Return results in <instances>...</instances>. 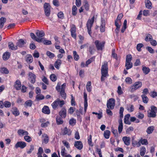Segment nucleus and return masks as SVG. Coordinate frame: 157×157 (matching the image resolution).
<instances>
[{
	"label": "nucleus",
	"mask_w": 157,
	"mask_h": 157,
	"mask_svg": "<svg viewBox=\"0 0 157 157\" xmlns=\"http://www.w3.org/2000/svg\"><path fill=\"white\" fill-rule=\"evenodd\" d=\"M108 70L107 63L105 61L104 63V64L102 66L101 68V82L104 81L107 76H108Z\"/></svg>",
	"instance_id": "f257e3e1"
},
{
	"label": "nucleus",
	"mask_w": 157,
	"mask_h": 157,
	"mask_svg": "<svg viewBox=\"0 0 157 157\" xmlns=\"http://www.w3.org/2000/svg\"><path fill=\"white\" fill-rule=\"evenodd\" d=\"M94 16L91 19H89L86 25L88 34L90 36H91L92 33L91 32V28L93 26L94 21Z\"/></svg>",
	"instance_id": "f03ea898"
},
{
	"label": "nucleus",
	"mask_w": 157,
	"mask_h": 157,
	"mask_svg": "<svg viewBox=\"0 0 157 157\" xmlns=\"http://www.w3.org/2000/svg\"><path fill=\"white\" fill-rule=\"evenodd\" d=\"M151 112L148 113V117H155L156 115L157 108L154 105L151 107Z\"/></svg>",
	"instance_id": "7ed1b4c3"
},
{
	"label": "nucleus",
	"mask_w": 157,
	"mask_h": 157,
	"mask_svg": "<svg viewBox=\"0 0 157 157\" xmlns=\"http://www.w3.org/2000/svg\"><path fill=\"white\" fill-rule=\"evenodd\" d=\"M94 44L98 50H102L104 48L105 42L103 41L102 42H100L99 41L96 40L94 42Z\"/></svg>",
	"instance_id": "20e7f679"
},
{
	"label": "nucleus",
	"mask_w": 157,
	"mask_h": 157,
	"mask_svg": "<svg viewBox=\"0 0 157 157\" xmlns=\"http://www.w3.org/2000/svg\"><path fill=\"white\" fill-rule=\"evenodd\" d=\"M142 86V82L140 81L136 82L131 87V91L133 92L138 88H140Z\"/></svg>",
	"instance_id": "39448f33"
},
{
	"label": "nucleus",
	"mask_w": 157,
	"mask_h": 157,
	"mask_svg": "<svg viewBox=\"0 0 157 157\" xmlns=\"http://www.w3.org/2000/svg\"><path fill=\"white\" fill-rule=\"evenodd\" d=\"M45 15L47 17L50 16V6L49 3H45L44 5Z\"/></svg>",
	"instance_id": "423d86ee"
},
{
	"label": "nucleus",
	"mask_w": 157,
	"mask_h": 157,
	"mask_svg": "<svg viewBox=\"0 0 157 157\" xmlns=\"http://www.w3.org/2000/svg\"><path fill=\"white\" fill-rule=\"evenodd\" d=\"M115 105V100L114 98H111L107 101V106L108 109H113Z\"/></svg>",
	"instance_id": "0eeeda50"
},
{
	"label": "nucleus",
	"mask_w": 157,
	"mask_h": 157,
	"mask_svg": "<svg viewBox=\"0 0 157 157\" xmlns=\"http://www.w3.org/2000/svg\"><path fill=\"white\" fill-rule=\"evenodd\" d=\"M66 86V84L65 83L63 84L61 86V90L60 91V94L61 95L64 99H65L66 98V94L65 92V89Z\"/></svg>",
	"instance_id": "6e6552de"
},
{
	"label": "nucleus",
	"mask_w": 157,
	"mask_h": 157,
	"mask_svg": "<svg viewBox=\"0 0 157 157\" xmlns=\"http://www.w3.org/2000/svg\"><path fill=\"white\" fill-rule=\"evenodd\" d=\"M28 75L29 77V80L32 83H34L36 81V75L32 72H29Z\"/></svg>",
	"instance_id": "1a4fd4ad"
},
{
	"label": "nucleus",
	"mask_w": 157,
	"mask_h": 157,
	"mask_svg": "<svg viewBox=\"0 0 157 157\" xmlns=\"http://www.w3.org/2000/svg\"><path fill=\"white\" fill-rule=\"evenodd\" d=\"M26 143L22 141L18 142L15 145V147L17 148L18 147H20L21 149L24 148L26 146Z\"/></svg>",
	"instance_id": "9d476101"
},
{
	"label": "nucleus",
	"mask_w": 157,
	"mask_h": 157,
	"mask_svg": "<svg viewBox=\"0 0 157 157\" xmlns=\"http://www.w3.org/2000/svg\"><path fill=\"white\" fill-rule=\"evenodd\" d=\"M124 111V108L122 107H121L119 111L120 119L119 120V124H123L122 118L123 117V113Z\"/></svg>",
	"instance_id": "9b49d317"
},
{
	"label": "nucleus",
	"mask_w": 157,
	"mask_h": 157,
	"mask_svg": "<svg viewBox=\"0 0 157 157\" xmlns=\"http://www.w3.org/2000/svg\"><path fill=\"white\" fill-rule=\"evenodd\" d=\"M74 146L79 150H81L83 147L81 141H75L74 144Z\"/></svg>",
	"instance_id": "f8f14e48"
},
{
	"label": "nucleus",
	"mask_w": 157,
	"mask_h": 157,
	"mask_svg": "<svg viewBox=\"0 0 157 157\" xmlns=\"http://www.w3.org/2000/svg\"><path fill=\"white\" fill-rule=\"evenodd\" d=\"M71 36L75 39L76 36V27L75 25H72L71 29Z\"/></svg>",
	"instance_id": "ddd939ff"
},
{
	"label": "nucleus",
	"mask_w": 157,
	"mask_h": 157,
	"mask_svg": "<svg viewBox=\"0 0 157 157\" xmlns=\"http://www.w3.org/2000/svg\"><path fill=\"white\" fill-rule=\"evenodd\" d=\"M60 117L62 118H65L67 115V111L66 109L63 108L59 113Z\"/></svg>",
	"instance_id": "4468645a"
},
{
	"label": "nucleus",
	"mask_w": 157,
	"mask_h": 157,
	"mask_svg": "<svg viewBox=\"0 0 157 157\" xmlns=\"http://www.w3.org/2000/svg\"><path fill=\"white\" fill-rule=\"evenodd\" d=\"M26 44L25 42L22 39H20L18 40V42L17 43L16 45L17 47H18L20 48L23 47L24 45Z\"/></svg>",
	"instance_id": "2eb2a0df"
},
{
	"label": "nucleus",
	"mask_w": 157,
	"mask_h": 157,
	"mask_svg": "<svg viewBox=\"0 0 157 157\" xmlns=\"http://www.w3.org/2000/svg\"><path fill=\"white\" fill-rule=\"evenodd\" d=\"M21 81L18 79L17 80L15 83L14 87L17 90H19L21 89Z\"/></svg>",
	"instance_id": "dca6fc26"
},
{
	"label": "nucleus",
	"mask_w": 157,
	"mask_h": 157,
	"mask_svg": "<svg viewBox=\"0 0 157 157\" xmlns=\"http://www.w3.org/2000/svg\"><path fill=\"white\" fill-rule=\"evenodd\" d=\"M30 36L31 37V38L34 40H35L38 42H41L42 41L41 39H40L37 37L33 33H30Z\"/></svg>",
	"instance_id": "f3484780"
},
{
	"label": "nucleus",
	"mask_w": 157,
	"mask_h": 157,
	"mask_svg": "<svg viewBox=\"0 0 157 157\" xmlns=\"http://www.w3.org/2000/svg\"><path fill=\"white\" fill-rule=\"evenodd\" d=\"M122 140L124 144L127 146H128L130 144V138L129 137L124 136L122 138Z\"/></svg>",
	"instance_id": "a211bd4d"
},
{
	"label": "nucleus",
	"mask_w": 157,
	"mask_h": 157,
	"mask_svg": "<svg viewBox=\"0 0 157 157\" xmlns=\"http://www.w3.org/2000/svg\"><path fill=\"white\" fill-rule=\"evenodd\" d=\"M84 111L85 112H86L87 107L88 106L87 102V95L84 92Z\"/></svg>",
	"instance_id": "6ab92c4d"
},
{
	"label": "nucleus",
	"mask_w": 157,
	"mask_h": 157,
	"mask_svg": "<svg viewBox=\"0 0 157 157\" xmlns=\"http://www.w3.org/2000/svg\"><path fill=\"white\" fill-rule=\"evenodd\" d=\"M36 34L37 36L40 38L43 37L44 36L45 33L44 32L42 31H40L39 30H37L36 33Z\"/></svg>",
	"instance_id": "aec40b11"
},
{
	"label": "nucleus",
	"mask_w": 157,
	"mask_h": 157,
	"mask_svg": "<svg viewBox=\"0 0 157 157\" xmlns=\"http://www.w3.org/2000/svg\"><path fill=\"white\" fill-rule=\"evenodd\" d=\"M130 116V115L129 114H127L125 116L124 121L125 124H131V122L128 120Z\"/></svg>",
	"instance_id": "412c9836"
},
{
	"label": "nucleus",
	"mask_w": 157,
	"mask_h": 157,
	"mask_svg": "<svg viewBox=\"0 0 157 157\" xmlns=\"http://www.w3.org/2000/svg\"><path fill=\"white\" fill-rule=\"evenodd\" d=\"M71 133V131L70 129H68L67 127H65L63 130V135H67L68 136L70 135Z\"/></svg>",
	"instance_id": "4be33fe9"
},
{
	"label": "nucleus",
	"mask_w": 157,
	"mask_h": 157,
	"mask_svg": "<svg viewBox=\"0 0 157 157\" xmlns=\"http://www.w3.org/2000/svg\"><path fill=\"white\" fill-rule=\"evenodd\" d=\"M17 133L19 136H23L24 135H27L29 134L28 132L23 129H19L17 131Z\"/></svg>",
	"instance_id": "5701e85b"
},
{
	"label": "nucleus",
	"mask_w": 157,
	"mask_h": 157,
	"mask_svg": "<svg viewBox=\"0 0 157 157\" xmlns=\"http://www.w3.org/2000/svg\"><path fill=\"white\" fill-rule=\"evenodd\" d=\"M42 112L46 114H49L50 113V110L48 106H44L42 109Z\"/></svg>",
	"instance_id": "b1692460"
},
{
	"label": "nucleus",
	"mask_w": 157,
	"mask_h": 157,
	"mask_svg": "<svg viewBox=\"0 0 157 157\" xmlns=\"http://www.w3.org/2000/svg\"><path fill=\"white\" fill-rule=\"evenodd\" d=\"M42 136L44 138L42 141V143H44L45 144L48 143L49 141L48 137V135L46 134H44Z\"/></svg>",
	"instance_id": "393cba45"
},
{
	"label": "nucleus",
	"mask_w": 157,
	"mask_h": 157,
	"mask_svg": "<svg viewBox=\"0 0 157 157\" xmlns=\"http://www.w3.org/2000/svg\"><path fill=\"white\" fill-rule=\"evenodd\" d=\"M26 61L29 63H30L33 61V58L32 56L31 55H28L26 56Z\"/></svg>",
	"instance_id": "a878e982"
},
{
	"label": "nucleus",
	"mask_w": 157,
	"mask_h": 157,
	"mask_svg": "<svg viewBox=\"0 0 157 157\" xmlns=\"http://www.w3.org/2000/svg\"><path fill=\"white\" fill-rule=\"evenodd\" d=\"M61 60L59 59H58L55 62L54 66L57 69H59V67L61 65Z\"/></svg>",
	"instance_id": "bb28decb"
},
{
	"label": "nucleus",
	"mask_w": 157,
	"mask_h": 157,
	"mask_svg": "<svg viewBox=\"0 0 157 157\" xmlns=\"http://www.w3.org/2000/svg\"><path fill=\"white\" fill-rule=\"evenodd\" d=\"M142 70L144 73L145 75L148 74L150 71V69L149 67L144 66H142Z\"/></svg>",
	"instance_id": "cd10ccee"
},
{
	"label": "nucleus",
	"mask_w": 157,
	"mask_h": 157,
	"mask_svg": "<svg viewBox=\"0 0 157 157\" xmlns=\"http://www.w3.org/2000/svg\"><path fill=\"white\" fill-rule=\"evenodd\" d=\"M13 113L15 116L19 115L20 113L17 108L15 107H13L12 109Z\"/></svg>",
	"instance_id": "c85d7f7f"
},
{
	"label": "nucleus",
	"mask_w": 157,
	"mask_h": 157,
	"mask_svg": "<svg viewBox=\"0 0 157 157\" xmlns=\"http://www.w3.org/2000/svg\"><path fill=\"white\" fill-rule=\"evenodd\" d=\"M6 19L4 17H2L0 19V28H2L3 27L5 23L6 22Z\"/></svg>",
	"instance_id": "c756f323"
},
{
	"label": "nucleus",
	"mask_w": 157,
	"mask_h": 157,
	"mask_svg": "<svg viewBox=\"0 0 157 157\" xmlns=\"http://www.w3.org/2000/svg\"><path fill=\"white\" fill-rule=\"evenodd\" d=\"M8 44L9 48L13 50H15L17 49V45L15 46H14V44L12 42H9Z\"/></svg>",
	"instance_id": "7c9ffc66"
},
{
	"label": "nucleus",
	"mask_w": 157,
	"mask_h": 157,
	"mask_svg": "<svg viewBox=\"0 0 157 157\" xmlns=\"http://www.w3.org/2000/svg\"><path fill=\"white\" fill-rule=\"evenodd\" d=\"M105 22L104 21H101V23L100 27V30L101 32H103L105 31Z\"/></svg>",
	"instance_id": "2f4dec72"
},
{
	"label": "nucleus",
	"mask_w": 157,
	"mask_h": 157,
	"mask_svg": "<svg viewBox=\"0 0 157 157\" xmlns=\"http://www.w3.org/2000/svg\"><path fill=\"white\" fill-rule=\"evenodd\" d=\"M132 63L130 62H126L125 67L126 69L128 70L131 68L132 67Z\"/></svg>",
	"instance_id": "473e14b6"
},
{
	"label": "nucleus",
	"mask_w": 157,
	"mask_h": 157,
	"mask_svg": "<svg viewBox=\"0 0 157 157\" xmlns=\"http://www.w3.org/2000/svg\"><path fill=\"white\" fill-rule=\"evenodd\" d=\"M10 54L9 52H5L3 56V59L5 60H7L10 57Z\"/></svg>",
	"instance_id": "72a5a7b5"
},
{
	"label": "nucleus",
	"mask_w": 157,
	"mask_h": 157,
	"mask_svg": "<svg viewBox=\"0 0 157 157\" xmlns=\"http://www.w3.org/2000/svg\"><path fill=\"white\" fill-rule=\"evenodd\" d=\"M56 121L57 124L59 125L62 124L63 122V121L62 119V117L60 116H57L56 118Z\"/></svg>",
	"instance_id": "f704fd0d"
},
{
	"label": "nucleus",
	"mask_w": 157,
	"mask_h": 157,
	"mask_svg": "<svg viewBox=\"0 0 157 157\" xmlns=\"http://www.w3.org/2000/svg\"><path fill=\"white\" fill-rule=\"evenodd\" d=\"M110 134V132L108 130H106L104 133V137L107 139H109Z\"/></svg>",
	"instance_id": "c9c22d12"
},
{
	"label": "nucleus",
	"mask_w": 157,
	"mask_h": 157,
	"mask_svg": "<svg viewBox=\"0 0 157 157\" xmlns=\"http://www.w3.org/2000/svg\"><path fill=\"white\" fill-rule=\"evenodd\" d=\"M0 72L2 74H8L9 73V71L8 69L5 67H2L0 69Z\"/></svg>",
	"instance_id": "e433bc0d"
},
{
	"label": "nucleus",
	"mask_w": 157,
	"mask_h": 157,
	"mask_svg": "<svg viewBox=\"0 0 157 157\" xmlns=\"http://www.w3.org/2000/svg\"><path fill=\"white\" fill-rule=\"evenodd\" d=\"M154 130V127L153 126L149 127L146 131V132L148 134L151 133Z\"/></svg>",
	"instance_id": "4c0bfd02"
},
{
	"label": "nucleus",
	"mask_w": 157,
	"mask_h": 157,
	"mask_svg": "<svg viewBox=\"0 0 157 157\" xmlns=\"http://www.w3.org/2000/svg\"><path fill=\"white\" fill-rule=\"evenodd\" d=\"M141 97L142 99L143 102L145 103H147L148 101V98L145 95H142Z\"/></svg>",
	"instance_id": "58836bf2"
},
{
	"label": "nucleus",
	"mask_w": 157,
	"mask_h": 157,
	"mask_svg": "<svg viewBox=\"0 0 157 157\" xmlns=\"http://www.w3.org/2000/svg\"><path fill=\"white\" fill-rule=\"evenodd\" d=\"M56 100L58 101V105L60 107H62L65 104L64 101L63 100H60L59 98H57Z\"/></svg>",
	"instance_id": "ea45409f"
},
{
	"label": "nucleus",
	"mask_w": 157,
	"mask_h": 157,
	"mask_svg": "<svg viewBox=\"0 0 157 157\" xmlns=\"http://www.w3.org/2000/svg\"><path fill=\"white\" fill-rule=\"evenodd\" d=\"M95 51V48L94 45H90L89 48V51L91 54H92Z\"/></svg>",
	"instance_id": "a19ab883"
},
{
	"label": "nucleus",
	"mask_w": 157,
	"mask_h": 157,
	"mask_svg": "<svg viewBox=\"0 0 157 157\" xmlns=\"http://www.w3.org/2000/svg\"><path fill=\"white\" fill-rule=\"evenodd\" d=\"M152 39V37L151 35L150 34H147L145 39L146 41H151Z\"/></svg>",
	"instance_id": "79ce46f5"
},
{
	"label": "nucleus",
	"mask_w": 157,
	"mask_h": 157,
	"mask_svg": "<svg viewBox=\"0 0 157 157\" xmlns=\"http://www.w3.org/2000/svg\"><path fill=\"white\" fill-rule=\"evenodd\" d=\"M77 8L75 6H73L72 8V14L75 16L77 14Z\"/></svg>",
	"instance_id": "37998d69"
},
{
	"label": "nucleus",
	"mask_w": 157,
	"mask_h": 157,
	"mask_svg": "<svg viewBox=\"0 0 157 157\" xmlns=\"http://www.w3.org/2000/svg\"><path fill=\"white\" fill-rule=\"evenodd\" d=\"M146 152V149L144 147H142L140 149V155L141 156H143Z\"/></svg>",
	"instance_id": "c03bdc74"
},
{
	"label": "nucleus",
	"mask_w": 157,
	"mask_h": 157,
	"mask_svg": "<svg viewBox=\"0 0 157 157\" xmlns=\"http://www.w3.org/2000/svg\"><path fill=\"white\" fill-rule=\"evenodd\" d=\"M11 105V103L8 101H6L4 102V105L5 107L9 108L10 107Z\"/></svg>",
	"instance_id": "a18cd8bd"
},
{
	"label": "nucleus",
	"mask_w": 157,
	"mask_h": 157,
	"mask_svg": "<svg viewBox=\"0 0 157 157\" xmlns=\"http://www.w3.org/2000/svg\"><path fill=\"white\" fill-rule=\"evenodd\" d=\"M57 102L58 101L56 100L52 104V106L53 108L54 109H56L58 106V103Z\"/></svg>",
	"instance_id": "49530a36"
},
{
	"label": "nucleus",
	"mask_w": 157,
	"mask_h": 157,
	"mask_svg": "<svg viewBox=\"0 0 157 157\" xmlns=\"http://www.w3.org/2000/svg\"><path fill=\"white\" fill-rule=\"evenodd\" d=\"M134 106L132 105H129L127 107V109L130 112H132L134 110Z\"/></svg>",
	"instance_id": "de8ad7c7"
},
{
	"label": "nucleus",
	"mask_w": 157,
	"mask_h": 157,
	"mask_svg": "<svg viewBox=\"0 0 157 157\" xmlns=\"http://www.w3.org/2000/svg\"><path fill=\"white\" fill-rule=\"evenodd\" d=\"M151 5V2L149 0H146V6L147 8L148 9L150 8Z\"/></svg>",
	"instance_id": "09e8293b"
},
{
	"label": "nucleus",
	"mask_w": 157,
	"mask_h": 157,
	"mask_svg": "<svg viewBox=\"0 0 157 157\" xmlns=\"http://www.w3.org/2000/svg\"><path fill=\"white\" fill-rule=\"evenodd\" d=\"M44 98V96L41 94L37 95L36 96V99L38 100H42Z\"/></svg>",
	"instance_id": "8fccbe9b"
},
{
	"label": "nucleus",
	"mask_w": 157,
	"mask_h": 157,
	"mask_svg": "<svg viewBox=\"0 0 157 157\" xmlns=\"http://www.w3.org/2000/svg\"><path fill=\"white\" fill-rule=\"evenodd\" d=\"M73 56L74 59L75 60H78L79 59V56L77 54L76 51H73Z\"/></svg>",
	"instance_id": "3c124183"
},
{
	"label": "nucleus",
	"mask_w": 157,
	"mask_h": 157,
	"mask_svg": "<svg viewBox=\"0 0 157 157\" xmlns=\"http://www.w3.org/2000/svg\"><path fill=\"white\" fill-rule=\"evenodd\" d=\"M50 78L53 82L55 81L57 79V77L54 74H52L50 76Z\"/></svg>",
	"instance_id": "603ef678"
},
{
	"label": "nucleus",
	"mask_w": 157,
	"mask_h": 157,
	"mask_svg": "<svg viewBox=\"0 0 157 157\" xmlns=\"http://www.w3.org/2000/svg\"><path fill=\"white\" fill-rule=\"evenodd\" d=\"M96 151L97 152H98L99 156L100 157H102V155H101V149H99L98 147V146H96Z\"/></svg>",
	"instance_id": "864d4df0"
},
{
	"label": "nucleus",
	"mask_w": 157,
	"mask_h": 157,
	"mask_svg": "<svg viewBox=\"0 0 157 157\" xmlns=\"http://www.w3.org/2000/svg\"><path fill=\"white\" fill-rule=\"evenodd\" d=\"M144 46V45L142 43H140L137 45L136 49L138 51L140 52L141 51V48Z\"/></svg>",
	"instance_id": "5fc2aeb1"
},
{
	"label": "nucleus",
	"mask_w": 157,
	"mask_h": 157,
	"mask_svg": "<svg viewBox=\"0 0 157 157\" xmlns=\"http://www.w3.org/2000/svg\"><path fill=\"white\" fill-rule=\"evenodd\" d=\"M61 151V155L62 156H65V155L66 154V150L65 148L63 147H62Z\"/></svg>",
	"instance_id": "6e6d98bb"
},
{
	"label": "nucleus",
	"mask_w": 157,
	"mask_h": 157,
	"mask_svg": "<svg viewBox=\"0 0 157 157\" xmlns=\"http://www.w3.org/2000/svg\"><path fill=\"white\" fill-rule=\"evenodd\" d=\"M46 54L50 58H52L55 56L54 54L49 51L47 52Z\"/></svg>",
	"instance_id": "4d7b16f0"
},
{
	"label": "nucleus",
	"mask_w": 157,
	"mask_h": 157,
	"mask_svg": "<svg viewBox=\"0 0 157 157\" xmlns=\"http://www.w3.org/2000/svg\"><path fill=\"white\" fill-rule=\"evenodd\" d=\"M62 143L67 149H68L70 147L69 143L68 142L63 140L62 141Z\"/></svg>",
	"instance_id": "13d9d810"
},
{
	"label": "nucleus",
	"mask_w": 157,
	"mask_h": 157,
	"mask_svg": "<svg viewBox=\"0 0 157 157\" xmlns=\"http://www.w3.org/2000/svg\"><path fill=\"white\" fill-rule=\"evenodd\" d=\"M25 104L27 106L31 107L32 104V101L31 100L27 101L25 102Z\"/></svg>",
	"instance_id": "bf43d9fd"
},
{
	"label": "nucleus",
	"mask_w": 157,
	"mask_h": 157,
	"mask_svg": "<svg viewBox=\"0 0 157 157\" xmlns=\"http://www.w3.org/2000/svg\"><path fill=\"white\" fill-rule=\"evenodd\" d=\"M132 59V56L131 55H128L126 56V62H130Z\"/></svg>",
	"instance_id": "052dcab7"
},
{
	"label": "nucleus",
	"mask_w": 157,
	"mask_h": 157,
	"mask_svg": "<svg viewBox=\"0 0 157 157\" xmlns=\"http://www.w3.org/2000/svg\"><path fill=\"white\" fill-rule=\"evenodd\" d=\"M57 16L58 17L61 19H63L64 18V14L62 12H60L58 13Z\"/></svg>",
	"instance_id": "680f3d73"
},
{
	"label": "nucleus",
	"mask_w": 157,
	"mask_h": 157,
	"mask_svg": "<svg viewBox=\"0 0 157 157\" xmlns=\"http://www.w3.org/2000/svg\"><path fill=\"white\" fill-rule=\"evenodd\" d=\"M24 138L26 141L29 142H30L31 140V138L29 136H28V135L25 136L24 137Z\"/></svg>",
	"instance_id": "e2e57ef3"
},
{
	"label": "nucleus",
	"mask_w": 157,
	"mask_h": 157,
	"mask_svg": "<svg viewBox=\"0 0 157 157\" xmlns=\"http://www.w3.org/2000/svg\"><path fill=\"white\" fill-rule=\"evenodd\" d=\"M34 150V146L33 145H31L30 146V148L29 150V151H27V153L28 154H30L32 151H33Z\"/></svg>",
	"instance_id": "0e129e2a"
},
{
	"label": "nucleus",
	"mask_w": 157,
	"mask_h": 157,
	"mask_svg": "<svg viewBox=\"0 0 157 157\" xmlns=\"http://www.w3.org/2000/svg\"><path fill=\"white\" fill-rule=\"evenodd\" d=\"M123 14L121 13L120 14H119L118 15V16L117 17V18L116 20H117V21H118V22H121V20L123 17Z\"/></svg>",
	"instance_id": "69168bd1"
},
{
	"label": "nucleus",
	"mask_w": 157,
	"mask_h": 157,
	"mask_svg": "<svg viewBox=\"0 0 157 157\" xmlns=\"http://www.w3.org/2000/svg\"><path fill=\"white\" fill-rule=\"evenodd\" d=\"M117 92L119 95H121L123 93V91L121 90V87L120 86H119L118 87Z\"/></svg>",
	"instance_id": "338daca9"
},
{
	"label": "nucleus",
	"mask_w": 157,
	"mask_h": 157,
	"mask_svg": "<svg viewBox=\"0 0 157 157\" xmlns=\"http://www.w3.org/2000/svg\"><path fill=\"white\" fill-rule=\"evenodd\" d=\"M146 49L151 53H153L154 52V50L150 47H147Z\"/></svg>",
	"instance_id": "774afa93"
}]
</instances>
